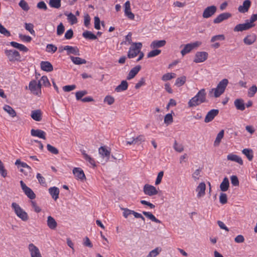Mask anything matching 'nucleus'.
I'll use <instances>...</instances> for the list:
<instances>
[{
	"mask_svg": "<svg viewBox=\"0 0 257 257\" xmlns=\"http://www.w3.org/2000/svg\"><path fill=\"white\" fill-rule=\"evenodd\" d=\"M161 251V248L156 247L154 249L151 251L146 257H156L157 256Z\"/></svg>",
	"mask_w": 257,
	"mask_h": 257,
	"instance_id": "41",
	"label": "nucleus"
},
{
	"mask_svg": "<svg viewBox=\"0 0 257 257\" xmlns=\"http://www.w3.org/2000/svg\"><path fill=\"white\" fill-rule=\"evenodd\" d=\"M242 153L247 158L249 161H251L253 158V151L251 149H244L242 150Z\"/></svg>",
	"mask_w": 257,
	"mask_h": 257,
	"instance_id": "37",
	"label": "nucleus"
},
{
	"mask_svg": "<svg viewBox=\"0 0 257 257\" xmlns=\"http://www.w3.org/2000/svg\"><path fill=\"white\" fill-rule=\"evenodd\" d=\"M257 92V87L253 85L250 87L248 90V96L249 97H253Z\"/></svg>",
	"mask_w": 257,
	"mask_h": 257,
	"instance_id": "47",
	"label": "nucleus"
},
{
	"mask_svg": "<svg viewBox=\"0 0 257 257\" xmlns=\"http://www.w3.org/2000/svg\"><path fill=\"white\" fill-rule=\"evenodd\" d=\"M31 135L33 137H37L43 140H46V133L41 130L32 129L31 131Z\"/></svg>",
	"mask_w": 257,
	"mask_h": 257,
	"instance_id": "18",
	"label": "nucleus"
},
{
	"mask_svg": "<svg viewBox=\"0 0 257 257\" xmlns=\"http://www.w3.org/2000/svg\"><path fill=\"white\" fill-rule=\"evenodd\" d=\"M234 104L238 110L243 111L245 109L244 100L242 99L238 98L234 100Z\"/></svg>",
	"mask_w": 257,
	"mask_h": 257,
	"instance_id": "28",
	"label": "nucleus"
},
{
	"mask_svg": "<svg viewBox=\"0 0 257 257\" xmlns=\"http://www.w3.org/2000/svg\"><path fill=\"white\" fill-rule=\"evenodd\" d=\"M65 31V27L62 23H60L57 28V35L60 36L63 34Z\"/></svg>",
	"mask_w": 257,
	"mask_h": 257,
	"instance_id": "49",
	"label": "nucleus"
},
{
	"mask_svg": "<svg viewBox=\"0 0 257 257\" xmlns=\"http://www.w3.org/2000/svg\"><path fill=\"white\" fill-rule=\"evenodd\" d=\"M19 6L24 11L27 12L30 9V7L25 0H21L19 3Z\"/></svg>",
	"mask_w": 257,
	"mask_h": 257,
	"instance_id": "42",
	"label": "nucleus"
},
{
	"mask_svg": "<svg viewBox=\"0 0 257 257\" xmlns=\"http://www.w3.org/2000/svg\"><path fill=\"white\" fill-rule=\"evenodd\" d=\"M5 54L10 62H21V57L20 53L16 50H5Z\"/></svg>",
	"mask_w": 257,
	"mask_h": 257,
	"instance_id": "3",
	"label": "nucleus"
},
{
	"mask_svg": "<svg viewBox=\"0 0 257 257\" xmlns=\"http://www.w3.org/2000/svg\"><path fill=\"white\" fill-rule=\"evenodd\" d=\"M83 155L85 158V159L88 162H89V163L92 165L93 166L95 167L96 165H95V161L94 160V159L93 158H92L90 156H89L88 155H87V154H86L85 153H83Z\"/></svg>",
	"mask_w": 257,
	"mask_h": 257,
	"instance_id": "50",
	"label": "nucleus"
},
{
	"mask_svg": "<svg viewBox=\"0 0 257 257\" xmlns=\"http://www.w3.org/2000/svg\"><path fill=\"white\" fill-rule=\"evenodd\" d=\"M219 113V110L217 109H213L210 110L208 113H207L204 121L205 122H209L212 121L214 118L218 115Z\"/></svg>",
	"mask_w": 257,
	"mask_h": 257,
	"instance_id": "13",
	"label": "nucleus"
},
{
	"mask_svg": "<svg viewBox=\"0 0 257 257\" xmlns=\"http://www.w3.org/2000/svg\"><path fill=\"white\" fill-rule=\"evenodd\" d=\"M166 44V41L164 40L154 41L151 44V47L155 49L164 46Z\"/></svg>",
	"mask_w": 257,
	"mask_h": 257,
	"instance_id": "29",
	"label": "nucleus"
},
{
	"mask_svg": "<svg viewBox=\"0 0 257 257\" xmlns=\"http://www.w3.org/2000/svg\"><path fill=\"white\" fill-rule=\"evenodd\" d=\"M88 93L87 91L85 90L78 91L75 93L76 99L77 100H81L82 99V97Z\"/></svg>",
	"mask_w": 257,
	"mask_h": 257,
	"instance_id": "44",
	"label": "nucleus"
},
{
	"mask_svg": "<svg viewBox=\"0 0 257 257\" xmlns=\"http://www.w3.org/2000/svg\"><path fill=\"white\" fill-rule=\"evenodd\" d=\"M25 29L28 31L31 34L33 35L35 34V31L33 29L34 25L32 23H25Z\"/></svg>",
	"mask_w": 257,
	"mask_h": 257,
	"instance_id": "51",
	"label": "nucleus"
},
{
	"mask_svg": "<svg viewBox=\"0 0 257 257\" xmlns=\"http://www.w3.org/2000/svg\"><path fill=\"white\" fill-rule=\"evenodd\" d=\"M142 47V44L140 42L132 43L127 53V57L131 59L136 57Z\"/></svg>",
	"mask_w": 257,
	"mask_h": 257,
	"instance_id": "5",
	"label": "nucleus"
},
{
	"mask_svg": "<svg viewBox=\"0 0 257 257\" xmlns=\"http://www.w3.org/2000/svg\"><path fill=\"white\" fill-rule=\"evenodd\" d=\"M206 101V93L205 89L203 88L189 101L188 105L189 107H193Z\"/></svg>",
	"mask_w": 257,
	"mask_h": 257,
	"instance_id": "1",
	"label": "nucleus"
},
{
	"mask_svg": "<svg viewBox=\"0 0 257 257\" xmlns=\"http://www.w3.org/2000/svg\"><path fill=\"white\" fill-rule=\"evenodd\" d=\"M61 0H49V5L52 8L59 9L61 5Z\"/></svg>",
	"mask_w": 257,
	"mask_h": 257,
	"instance_id": "38",
	"label": "nucleus"
},
{
	"mask_svg": "<svg viewBox=\"0 0 257 257\" xmlns=\"http://www.w3.org/2000/svg\"><path fill=\"white\" fill-rule=\"evenodd\" d=\"M0 174L4 178L7 175V171L5 169L4 165L0 160Z\"/></svg>",
	"mask_w": 257,
	"mask_h": 257,
	"instance_id": "56",
	"label": "nucleus"
},
{
	"mask_svg": "<svg viewBox=\"0 0 257 257\" xmlns=\"http://www.w3.org/2000/svg\"><path fill=\"white\" fill-rule=\"evenodd\" d=\"M208 53L206 52H196L194 62L195 63H201L205 61L208 58Z\"/></svg>",
	"mask_w": 257,
	"mask_h": 257,
	"instance_id": "10",
	"label": "nucleus"
},
{
	"mask_svg": "<svg viewBox=\"0 0 257 257\" xmlns=\"http://www.w3.org/2000/svg\"><path fill=\"white\" fill-rule=\"evenodd\" d=\"M145 141L144 136L143 135H140L136 138H132V140L127 141L126 144L128 145H134L138 143V142H141Z\"/></svg>",
	"mask_w": 257,
	"mask_h": 257,
	"instance_id": "32",
	"label": "nucleus"
},
{
	"mask_svg": "<svg viewBox=\"0 0 257 257\" xmlns=\"http://www.w3.org/2000/svg\"><path fill=\"white\" fill-rule=\"evenodd\" d=\"M161 51L159 49H155L150 51L147 55L148 58H151L159 55Z\"/></svg>",
	"mask_w": 257,
	"mask_h": 257,
	"instance_id": "53",
	"label": "nucleus"
},
{
	"mask_svg": "<svg viewBox=\"0 0 257 257\" xmlns=\"http://www.w3.org/2000/svg\"><path fill=\"white\" fill-rule=\"evenodd\" d=\"M219 201L220 203L224 204L227 202V195L225 193H221L219 196Z\"/></svg>",
	"mask_w": 257,
	"mask_h": 257,
	"instance_id": "61",
	"label": "nucleus"
},
{
	"mask_svg": "<svg viewBox=\"0 0 257 257\" xmlns=\"http://www.w3.org/2000/svg\"><path fill=\"white\" fill-rule=\"evenodd\" d=\"M206 185L204 182H201L199 184L196 188V191L197 193V196L198 198L203 197L205 194Z\"/></svg>",
	"mask_w": 257,
	"mask_h": 257,
	"instance_id": "14",
	"label": "nucleus"
},
{
	"mask_svg": "<svg viewBox=\"0 0 257 257\" xmlns=\"http://www.w3.org/2000/svg\"><path fill=\"white\" fill-rule=\"evenodd\" d=\"M231 17V14L229 13H223L219 15L216 18L213 20V23L215 24H219L222 21L227 20Z\"/></svg>",
	"mask_w": 257,
	"mask_h": 257,
	"instance_id": "15",
	"label": "nucleus"
},
{
	"mask_svg": "<svg viewBox=\"0 0 257 257\" xmlns=\"http://www.w3.org/2000/svg\"><path fill=\"white\" fill-rule=\"evenodd\" d=\"M173 148L176 152L179 153H181L184 151L183 146L181 144H178L176 141L174 142Z\"/></svg>",
	"mask_w": 257,
	"mask_h": 257,
	"instance_id": "43",
	"label": "nucleus"
},
{
	"mask_svg": "<svg viewBox=\"0 0 257 257\" xmlns=\"http://www.w3.org/2000/svg\"><path fill=\"white\" fill-rule=\"evenodd\" d=\"M256 40V36L255 34H252L247 35L243 39V42L247 45L252 44Z\"/></svg>",
	"mask_w": 257,
	"mask_h": 257,
	"instance_id": "23",
	"label": "nucleus"
},
{
	"mask_svg": "<svg viewBox=\"0 0 257 257\" xmlns=\"http://www.w3.org/2000/svg\"><path fill=\"white\" fill-rule=\"evenodd\" d=\"M20 184L23 191L28 198L31 199H34L36 198V195L33 191L28 187L22 180L20 181Z\"/></svg>",
	"mask_w": 257,
	"mask_h": 257,
	"instance_id": "7",
	"label": "nucleus"
},
{
	"mask_svg": "<svg viewBox=\"0 0 257 257\" xmlns=\"http://www.w3.org/2000/svg\"><path fill=\"white\" fill-rule=\"evenodd\" d=\"M46 48L48 52L55 53L57 50V47L53 44H48Z\"/></svg>",
	"mask_w": 257,
	"mask_h": 257,
	"instance_id": "59",
	"label": "nucleus"
},
{
	"mask_svg": "<svg viewBox=\"0 0 257 257\" xmlns=\"http://www.w3.org/2000/svg\"><path fill=\"white\" fill-rule=\"evenodd\" d=\"M99 154L101 155L103 160L104 161V163L107 162L109 159L110 152L105 147H100L98 150Z\"/></svg>",
	"mask_w": 257,
	"mask_h": 257,
	"instance_id": "11",
	"label": "nucleus"
},
{
	"mask_svg": "<svg viewBox=\"0 0 257 257\" xmlns=\"http://www.w3.org/2000/svg\"><path fill=\"white\" fill-rule=\"evenodd\" d=\"M37 8L40 10L46 11L47 10V7L45 3L43 1L39 2L37 5Z\"/></svg>",
	"mask_w": 257,
	"mask_h": 257,
	"instance_id": "64",
	"label": "nucleus"
},
{
	"mask_svg": "<svg viewBox=\"0 0 257 257\" xmlns=\"http://www.w3.org/2000/svg\"><path fill=\"white\" fill-rule=\"evenodd\" d=\"M123 211V216L125 218H127L128 216L130 214H133V211L126 208H120Z\"/></svg>",
	"mask_w": 257,
	"mask_h": 257,
	"instance_id": "62",
	"label": "nucleus"
},
{
	"mask_svg": "<svg viewBox=\"0 0 257 257\" xmlns=\"http://www.w3.org/2000/svg\"><path fill=\"white\" fill-rule=\"evenodd\" d=\"M28 249L31 257H42L39 248L33 243L29 244Z\"/></svg>",
	"mask_w": 257,
	"mask_h": 257,
	"instance_id": "12",
	"label": "nucleus"
},
{
	"mask_svg": "<svg viewBox=\"0 0 257 257\" xmlns=\"http://www.w3.org/2000/svg\"><path fill=\"white\" fill-rule=\"evenodd\" d=\"M0 33L7 37L11 36V33L0 23Z\"/></svg>",
	"mask_w": 257,
	"mask_h": 257,
	"instance_id": "52",
	"label": "nucleus"
},
{
	"mask_svg": "<svg viewBox=\"0 0 257 257\" xmlns=\"http://www.w3.org/2000/svg\"><path fill=\"white\" fill-rule=\"evenodd\" d=\"M227 159L228 160L235 162L239 165H242L243 164V161L242 159L236 155L230 154L227 155Z\"/></svg>",
	"mask_w": 257,
	"mask_h": 257,
	"instance_id": "26",
	"label": "nucleus"
},
{
	"mask_svg": "<svg viewBox=\"0 0 257 257\" xmlns=\"http://www.w3.org/2000/svg\"><path fill=\"white\" fill-rule=\"evenodd\" d=\"M146 84V79L144 77H142L139 82L136 84L135 86L136 89H139L141 86L145 85Z\"/></svg>",
	"mask_w": 257,
	"mask_h": 257,
	"instance_id": "57",
	"label": "nucleus"
},
{
	"mask_svg": "<svg viewBox=\"0 0 257 257\" xmlns=\"http://www.w3.org/2000/svg\"><path fill=\"white\" fill-rule=\"evenodd\" d=\"M228 84V80L224 78L219 82L216 88L212 89L210 93L214 91V97H218L223 93Z\"/></svg>",
	"mask_w": 257,
	"mask_h": 257,
	"instance_id": "2",
	"label": "nucleus"
},
{
	"mask_svg": "<svg viewBox=\"0 0 257 257\" xmlns=\"http://www.w3.org/2000/svg\"><path fill=\"white\" fill-rule=\"evenodd\" d=\"M224 130H221L217 134L216 139L214 142V145L215 146H218L221 142V139L223 138L224 136Z\"/></svg>",
	"mask_w": 257,
	"mask_h": 257,
	"instance_id": "40",
	"label": "nucleus"
},
{
	"mask_svg": "<svg viewBox=\"0 0 257 257\" xmlns=\"http://www.w3.org/2000/svg\"><path fill=\"white\" fill-rule=\"evenodd\" d=\"M38 88L37 82L36 80H32L30 82L29 89L32 93L37 95L41 93Z\"/></svg>",
	"mask_w": 257,
	"mask_h": 257,
	"instance_id": "19",
	"label": "nucleus"
},
{
	"mask_svg": "<svg viewBox=\"0 0 257 257\" xmlns=\"http://www.w3.org/2000/svg\"><path fill=\"white\" fill-rule=\"evenodd\" d=\"M217 8L215 6H211L205 8L203 12L202 17L207 19L212 17L216 12Z\"/></svg>",
	"mask_w": 257,
	"mask_h": 257,
	"instance_id": "8",
	"label": "nucleus"
},
{
	"mask_svg": "<svg viewBox=\"0 0 257 257\" xmlns=\"http://www.w3.org/2000/svg\"><path fill=\"white\" fill-rule=\"evenodd\" d=\"M201 45V42L196 41L193 43H189L184 46V48L181 51L182 56L190 53L193 49H196Z\"/></svg>",
	"mask_w": 257,
	"mask_h": 257,
	"instance_id": "6",
	"label": "nucleus"
},
{
	"mask_svg": "<svg viewBox=\"0 0 257 257\" xmlns=\"http://www.w3.org/2000/svg\"><path fill=\"white\" fill-rule=\"evenodd\" d=\"M114 102V98L110 95H107L104 99V102L107 103L108 105L112 104Z\"/></svg>",
	"mask_w": 257,
	"mask_h": 257,
	"instance_id": "54",
	"label": "nucleus"
},
{
	"mask_svg": "<svg viewBox=\"0 0 257 257\" xmlns=\"http://www.w3.org/2000/svg\"><path fill=\"white\" fill-rule=\"evenodd\" d=\"M65 50L67 51V54H73L75 55H80L79 50L76 47H74L70 46H65L64 47Z\"/></svg>",
	"mask_w": 257,
	"mask_h": 257,
	"instance_id": "25",
	"label": "nucleus"
},
{
	"mask_svg": "<svg viewBox=\"0 0 257 257\" xmlns=\"http://www.w3.org/2000/svg\"><path fill=\"white\" fill-rule=\"evenodd\" d=\"M128 88V83L126 80H122L120 84L118 85L115 89L117 92L124 91Z\"/></svg>",
	"mask_w": 257,
	"mask_h": 257,
	"instance_id": "34",
	"label": "nucleus"
},
{
	"mask_svg": "<svg viewBox=\"0 0 257 257\" xmlns=\"http://www.w3.org/2000/svg\"><path fill=\"white\" fill-rule=\"evenodd\" d=\"M186 77L182 76L178 78L175 82V85L178 87L182 86L186 82Z\"/></svg>",
	"mask_w": 257,
	"mask_h": 257,
	"instance_id": "46",
	"label": "nucleus"
},
{
	"mask_svg": "<svg viewBox=\"0 0 257 257\" xmlns=\"http://www.w3.org/2000/svg\"><path fill=\"white\" fill-rule=\"evenodd\" d=\"M36 177L38 180L39 183L41 185L44 186L46 185L45 179L41 175L40 173H37Z\"/></svg>",
	"mask_w": 257,
	"mask_h": 257,
	"instance_id": "58",
	"label": "nucleus"
},
{
	"mask_svg": "<svg viewBox=\"0 0 257 257\" xmlns=\"http://www.w3.org/2000/svg\"><path fill=\"white\" fill-rule=\"evenodd\" d=\"M71 61L76 65L85 64L86 63V60L78 57L70 56Z\"/></svg>",
	"mask_w": 257,
	"mask_h": 257,
	"instance_id": "35",
	"label": "nucleus"
},
{
	"mask_svg": "<svg viewBox=\"0 0 257 257\" xmlns=\"http://www.w3.org/2000/svg\"><path fill=\"white\" fill-rule=\"evenodd\" d=\"M10 45L13 46V47L17 48L20 51H23V52H27L28 51L29 49L28 48H27L25 46H24L23 44H19L16 42H11Z\"/></svg>",
	"mask_w": 257,
	"mask_h": 257,
	"instance_id": "30",
	"label": "nucleus"
},
{
	"mask_svg": "<svg viewBox=\"0 0 257 257\" xmlns=\"http://www.w3.org/2000/svg\"><path fill=\"white\" fill-rule=\"evenodd\" d=\"M230 180L232 185L234 186H238L239 185V181L236 176H231L230 177Z\"/></svg>",
	"mask_w": 257,
	"mask_h": 257,
	"instance_id": "63",
	"label": "nucleus"
},
{
	"mask_svg": "<svg viewBox=\"0 0 257 257\" xmlns=\"http://www.w3.org/2000/svg\"><path fill=\"white\" fill-rule=\"evenodd\" d=\"M251 5V2L249 0H245L243 2L242 5L239 6L238 8V11L241 13H245L248 11L249 8Z\"/></svg>",
	"mask_w": 257,
	"mask_h": 257,
	"instance_id": "17",
	"label": "nucleus"
},
{
	"mask_svg": "<svg viewBox=\"0 0 257 257\" xmlns=\"http://www.w3.org/2000/svg\"><path fill=\"white\" fill-rule=\"evenodd\" d=\"M41 68L46 72H51L53 70V65L48 61H42L40 63Z\"/></svg>",
	"mask_w": 257,
	"mask_h": 257,
	"instance_id": "21",
	"label": "nucleus"
},
{
	"mask_svg": "<svg viewBox=\"0 0 257 257\" xmlns=\"http://www.w3.org/2000/svg\"><path fill=\"white\" fill-rule=\"evenodd\" d=\"M229 186V180L227 177H225L220 185V190L223 192L226 191L228 189Z\"/></svg>",
	"mask_w": 257,
	"mask_h": 257,
	"instance_id": "31",
	"label": "nucleus"
},
{
	"mask_svg": "<svg viewBox=\"0 0 257 257\" xmlns=\"http://www.w3.org/2000/svg\"><path fill=\"white\" fill-rule=\"evenodd\" d=\"M47 224L49 228L52 230H55L57 226V223L55 219L51 216H49L47 218Z\"/></svg>",
	"mask_w": 257,
	"mask_h": 257,
	"instance_id": "24",
	"label": "nucleus"
},
{
	"mask_svg": "<svg viewBox=\"0 0 257 257\" xmlns=\"http://www.w3.org/2000/svg\"><path fill=\"white\" fill-rule=\"evenodd\" d=\"M141 69V66L140 65H137L135 67L133 68L129 72L126 79L127 80H131L134 78L136 75L139 73Z\"/></svg>",
	"mask_w": 257,
	"mask_h": 257,
	"instance_id": "20",
	"label": "nucleus"
},
{
	"mask_svg": "<svg viewBox=\"0 0 257 257\" xmlns=\"http://www.w3.org/2000/svg\"><path fill=\"white\" fill-rule=\"evenodd\" d=\"M68 19L71 22V24H74L77 22L76 17L72 13H70L68 15Z\"/></svg>",
	"mask_w": 257,
	"mask_h": 257,
	"instance_id": "60",
	"label": "nucleus"
},
{
	"mask_svg": "<svg viewBox=\"0 0 257 257\" xmlns=\"http://www.w3.org/2000/svg\"><path fill=\"white\" fill-rule=\"evenodd\" d=\"M31 117L37 121H40L42 120V114L40 109H36L31 112Z\"/></svg>",
	"mask_w": 257,
	"mask_h": 257,
	"instance_id": "22",
	"label": "nucleus"
},
{
	"mask_svg": "<svg viewBox=\"0 0 257 257\" xmlns=\"http://www.w3.org/2000/svg\"><path fill=\"white\" fill-rule=\"evenodd\" d=\"M4 110L6 111L10 116L13 117L17 115L16 111L10 105H5L3 107Z\"/></svg>",
	"mask_w": 257,
	"mask_h": 257,
	"instance_id": "36",
	"label": "nucleus"
},
{
	"mask_svg": "<svg viewBox=\"0 0 257 257\" xmlns=\"http://www.w3.org/2000/svg\"><path fill=\"white\" fill-rule=\"evenodd\" d=\"M82 36L86 39H88L90 40H95L97 39V36L93 34L90 31H86L84 32L82 34Z\"/></svg>",
	"mask_w": 257,
	"mask_h": 257,
	"instance_id": "39",
	"label": "nucleus"
},
{
	"mask_svg": "<svg viewBox=\"0 0 257 257\" xmlns=\"http://www.w3.org/2000/svg\"><path fill=\"white\" fill-rule=\"evenodd\" d=\"M142 213L146 217L150 219L152 221L157 223H161V221L157 218H156V217L151 212L143 211Z\"/></svg>",
	"mask_w": 257,
	"mask_h": 257,
	"instance_id": "33",
	"label": "nucleus"
},
{
	"mask_svg": "<svg viewBox=\"0 0 257 257\" xmlns=\"http://www.w3.org/2000/svg\"><path fill=\"white\" fill-rule=\"evenodd\" d=\"M73 173L77 179L83 180L86 179L83 171L80 168H74Z\"/></svg>",
	"mask_w": 257,
	"mask_h": 257,
	"instance_id": "16",
	"label": "nucleus"
},
{
	"mask_svg": "<svg viewBox=\"0 0 257 257\" xmlns=\"http://www.w3.org/2000/svg\"><path fill=\"white\" fill-rule=\"evenodd\" d=\"M12 207L14 210L16 215L23 221H26L28 219V215L19 204L15 202L12 204Z\"/></svg>",
	"mask_w": 257,
	"mask_h": 257,
	"instance_id": "4",
	"label": "nucleus"
},
{
	"mask_svg": "<svg viewBox=\"0 0 257 257\" xmlns=\"http://www.w3.org/2000/svg\"><path fill=\"white\" fill-rule=\"evenodd\" d=\"M176 74L174 73H167L163 75L162 80L166 81L167 80H171V79L175 77Z\"/></svg>",
	"mask_w": 257,
	"mask_h": 257,
	"instance_id": "45",
	"label": "nucleus"
},
{
	"mask_svg": "<svg viewBox=\"0 0 257 257\" xmlns=\"http://www.w3.org/2000/svg\"><path fill=\"white\" fill-rule=\"evenodd\" d=\"M173 121V118L171 113L167 114L164 117V122L169 125Z\"/></svg>",
	"mask_w": 257,
	"mask_h": 257,
	"instance_id": "48",
	"label": "nucleus"
},
{
	"mask_svg": "<svg viewBox=\"0 0 257 257\" xmlns=\"http://www.w3.org/2000/svg\"><path fill=\"white\" fill-rule=\"evenodd\" d=\"M49 192L52 198L56 200L59 198V189L56 187H50L49 189Z\"/></svg>",
	"mask_w": 257,
	"mask_h": 257,
	"instance_id": "27",
	"label": "nucleus"
},
{
	"mask_svg": "<svg viewBox=\"0 0 257 257\" xmlns=\"http://www.w3.org/2000/svg\"><path fill=\"white\" fill-rule=\"evenodd\" d=\"M47 150L50 152H51V153H52L53 154L57 155L59 153V151H58V149L50 144H48L47 145Z\"/></svg>",
	"mask_w": 257,
	"mask_h": 257,
	"instance_id": "55",
	"label": "nucleus"
},
{
	"mask_svg": "<svg viewBox=\"0 0 257 257\" xmlns=\"http://www.w3.org/2000/svg\"><path fill=\"white\" fill-rule=\"evenodd\" d=\"M143 190L146 195L150 196L156 195L158 193V191L154 186L149 184L145 185Z\"/></svg>",
	"mask_w": 257,
	"mask_h": 257,
	"instance_id": "9",
	"label": "nucleus"
}]
</instances>
